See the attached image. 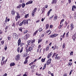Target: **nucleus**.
<instances>
[{
	"label": "nucleus",
	"mask_w": 76,
	"mask_h": 76,
	"mask_svg": "<svg viewBox=\"0 0 76 76\" xmlns=\"http://www.w3.org/2000/svg\"><path fill=\"white\" fill-rule=\"evenodd\" d=\"M13 37L14 39H18L19 38V36L16 33H14L13 34Z\"/></svg>",
	"instance_id": "nucleus-1"
},
{
	"label": "nucleus",
	"mask_w": 76,
	"mask_h": 76,
	"mask_svg": "<svg viewBox=\"0 0 76 76\" xmlns=\"http://www.w3.org/2000/svg\"><path fill=\"white\" fill-rule=\"evenodd\" d=\"M29 37V34H26L24 37V39L26 40Z\"/></svg>",
	"instance_id": "nucleus-2"
},
{
	"label": "nucleus",
	"mask_w": 76,
	"mask_h": 76,
	"mask_svg": "<svg viewBox=\"0 0 76 76\" xmlns=\"http://www.w3.org/2000/svg\"><path fill=\"white\" fill-rule=\"evenodd\" d=\"M37 8H35L33 10V12L31 13V15L33 17H34V14H35V12L37 11Z\"/></svg>",
	"instance_id": "nucleus-3"
},
{
	"label": "nucleus",
	"mask_w": 76,
	"mask_h": 76,
	"mask_svg": "<svg viewBox=\"0 0 76 76\" xmlns=\"http://www.w3.org/2000/svg\"><path fill=\"white\" fill-rule=\"evenodd\" d=\"M20 59V55H18L16 56L15 58V60L16 61H18V60H19Z\"/></svg>",
	"instance_id": "nucleus-4"
},
{
	"label": "nucleus",
	"mask_w": 76,
	"mask_h": 76,
	"mask_svg": "<svg viewBox=\"0 0 76 76\" xmlns=\"http://www.w3.org/2000/svg\"><path fill=\"white\" fill-rule=\"evenodd\" d=\"M57 35H58V34H52V35H50V38H54L55 37H56Z\"/></svg>",
	"instance_id": "nucleus-5"
},
{
	"label": "nucleus",
	"mask_w": 76,
	"mask_h": 76,
	"mask_svg": "<svg viewBox=\"0 0 76 76\" xmlns=\"http://www.w3.org/2000/svg\"><path fill=\"white\" fill-rule=\"evenodd\" d=\"M17 14V16L15 17V19L16 21L18 20V19H19V18H20V16H19V13L18 12H16Z\"/></svg>",
	"instance_id": "nucleus-6"
},
{
	"label": "nucleus",
	"mask_w": 76,
	"mask_h": 76,
	"mask_svg": "<svg viewBox=\"0 0 76 76\" xmlns=\"http://www.w3.org/2000/svg\"><path fill=\"white\" fill-rule=\"evenodd\" d=\"M51 59L50 58L49 59L47 62V65H48L49 64L51 63Z\"/></svg>",
	"instance_id": "nucleus-7"
},
{
	"label": "nucleus",
	"mask_w": 76,
	"mask_h": 76,
	"mask_svg": "<svg viewBox=\"0 0 76 76\" xmlns=\"http://www.w3.org/2000/svg\"><path fill=\"white\" fill-rule=\"evenodd\" d=\"M15 12H15V10H14L12 9L11 10V13L12 15H15Z\"/></svg>",
	"instance_id": "nucleus-8"
},
{
	"label": "nucleus",
	"mask_w": 76,
	"mask_h": 76,
	"mask_svg": "<svg viewBox=\"0 0 76 76\" xmlns=\"http://www.w3.org/2000/svg\"><path fill=\"white\" fill-rule=\"evenodd\" d=\"M57 0H52V1L51 2L52 4H56Z\"/></svg>",
	"instance_id": "nucleus-9"
},
{
	"label": "nucleus",
	"mask_w": 76,
	"mask_h": 76,
	"mask_svg": "<svg viewBox=\"0 0 76 76\" xmlns=\"http://www.w3.org/2000/svg\"><path fill=\"white\" fill-rule=\"evenodd\" d=\"M7 59H6L5 61L2 62V61H1V66H3V64H6V62H7Z\"/></svg>",
	"instance_id": "nucleus-10"
},
{
	"label": "nucleus",
	"mask_w": 76,
	"mask_h": 76,
	"mask_svg": "<svg viewBox=\"0 0 76 76\" xmlns=\"http://www.w3.org/2000/svg\"><path fill=\"white\" fill-rule=\"evenodd\" d=\"M23 21V24H25V23H28V20H24Z\"/></svg>",
	"instance_id": "nucleus-11"
},
{
	"label": "nucleus",
	"mask_w": 76,
	"mask_h": 76,
	"mask_svg": "<svg viewBox=\"0 0 76 76\" xmlns=\"http://www.w3.org/2000/svg\"><path fill=\"white\" fill-rule=\"evenodd\" d=\"M21 43V40H20V38L19 39L18 42V46H19Z\"/></svg>",
	"instance_id": "nucleus-12"
},
{
	"label": "nucleus",
	"mask_w": 76,
	"mask_h": 76,
	"mask_svg": "<svg viewBox=\"0 0 76 76\" xmlns=\"http://www.w3.org/2000/svg\"><path fill=\"white\" fill-rule=\"evenodd\" d=\"M52 55H53V53L52 52H51L49 54L48 56V58H50Z\"/></svg>",
	"instance_id": "nucleus-13"
},
{
	"label": "nucleus",
	"mask_w": 76,
	"mask_h": 76,
	"mask_svg": "<svg viewBox=\"0 0 76 76\" xmlns=\"http://www.w3.org/2000/svg\"><path fill=\"white\" fill-rule=\"evenodd\" d=\"M32 2H33L32 1H29L27 3H26V5H28V4H32Z\"/></svg>",
	"instance_id": "nucleus-14"
},
{
	"label": "nucleus",
	"mask_w": 76,
	"mask_h": 76,
	"mask_svg": "<svg viewBox=\"0 0 76 76\" xmlns=\"http://www.w3.org/2000/svg\"><path fill=\"white\" fill-rule=\"evenodd\" d=\"M71 30H72V29H73L74 28V25H73V24L72 23L71 24Z\"/></svg>",
	"instance_id": "nucleus-15"
},
{
	"label": "nucleus",
	"mask_w": 76,
	"mask_h": 76,
	"mask_svg": "<svg viewBox=\"0 0 76 76\" xmlns=\"http://www.w3.org/2000/svg\"><path fill=\"white\" fill-rule=\"evenodd\" d=\"M10 66H15V64L14 63H11L10 64Z\"/></svg>",
	"instance_id": "nucleus-16"
},
{
	"label": "nucleus",
	"mask_w": 76,
	"mask_h": 76,
	"mask_svg": "<svg viewBox=\"0 0 76 76\" xmlns=\"http://www.w3.org/2000/svg\"><path fill=\"white\" fill-rule=\"evenodd\" d=\"M76 8V7L75 6H73L72 7V10H73V11H74V10H75V9Z\"/></svg>",
	"instance_id": "nucleus-17"
},
{
	"label": "nucleus",
	"mask_w": 76,
	"mask_h": 76,
	"mask_svg": "<svg viewBox=\"0 0 76 76\" xmlns=\"http://www.w3.org/2000/svg\"><path fill=\"white\" fill-rule=\"evenodd\" d=\"M28 49L29 51H32V50L33 49V48H31V46H29Z\"/></svg>",
	"instance_id": "nucleus-18"
},
{
	"label": "nucleus",
	"mask_w": 76,
	"mask_h": 76,
	"mask_svg": "<svg viewBox=\"0 0 76 76\" xmlns=\"http://www.w3.org/2000/svg\"><path fill=\"white\" fill-rule=\"evenodd\" d=\"M5 58L3 56L2 57V62H4V60H5Z\"/></svg>",
	"instance_id": "nucleus-19"
},
{
	"label": "nucleus",
	"mask_w": 76,
	"mask_h": 76,
	"mask_svg": "<svg viewBox=\"0 0 76 76\" xmlns=\"http://www.w3.org/2000/svg\"><path fill=\"white\" fill-rule=\"evenodd\" d=\"M30 44H31V42L30 40L28 42V45L26 46V48H27V47H28V45H30Z\"/></svg>",
	"instance_id": "nucleus-20"
},
{
	"label": "nucleus",
	"mask_w": 76,
	"mask_h": 76,
	"mask_svg": "<svg viewBox=\"0 0 76 76\" xmlns=\"http://www.w3.org/2000/svg\"><path fill=\"white\" fill-rule=\"evenodd\" d=\"M52 11V9H50V10L48 12V16H49V15L50 13V12H51Z\"/></svg>",
	"instance_id": "nucleus-21"
},
{
	"label": "nucleus",
	"mask_w": 76,
	"mask_h": 76,
	"mask_svg": "<svg viewBox=\"0 0 76 76\" xmlns=\"http://www.w3.org/2000/svg\"><path fill=\"white\" fill-rule=\"evenodd\" d=\"M46 26L45 29L47 30L49 28V25L48 24H47Z\"/></svg>",
	"instance_id": "nucleus-22"
},
{
	"label": "nucleus",
	"mask_w": 76,
	"mask_h": 76,
	"mask_svg": "<svg viewBox=\"0 0 76 76\" xmlns=\"http://www.w3.org/2000/svg\"><path fill=\"white\" fill-rule=\"evenodd\" d=\"M72 62H70L69 63V64H68V66H69V67H70V66H72Z\"/></svg>",
	"instance_id": "nucleus-23"
},
{
	"label": "nucleus",
	"mask_w": 76,
	"mask_h": 76,
	"mask_svg": "<svg viewBox=\"0 0 76 76\" xmlns=\"http://www.w3.org/2000/svg\"><path fill=\"white\" fill-rule=\"evenodd\" d=\"M30 42H31V44H32V43H34L35 42V39H34L32 40H30Z\"/></svg>",
	"instance_id": "nucleus-24"
},
{
	"label": "nucleus",
	"mask_w": 76,
	"mask_h": 76,
	"mask_svg": "<svg viewBox=\"0 0 76 76\" xmlns=\"http://www.w3.org/2000/svg\"><path fill=\"white\" fill-rule=\"evenodd\" d=\"M22 7H23V8H24V7L25 6V4L24 3H23L22 4Z\"/></svg>",
	"instance_id": "nucleus-25"
},
{
	"label": "nucleus",
	"mask_w": 76,
	"mask_h": 76,
	"mask_svg": "<svg viewBox=\"0 0 76 76\" xmlns=\"http://www.w3.org/2000/svg\"><path fill=\"white\" fill-rule=\"evenodd\" d=\"M42 41V39H39L38 41V43L39 44V43L41 42V41Z\"/></svg>",
	"instance_id": "nucleus-26"
},
{
	"label": "nucleus",
	"mask_w": 76,
	"mask_h": 76,
	"mask_svg": "<svg viewBox=\"0 0 76 76\" xmlns=\"http://www.w3.org/2000/svg\"><path fill=\"white\" fill-rule=\"evenodd\" d=\"M64 19H62L61 22H60V25H61V23H63V21H64Z\"/></svg>",
	"instance_id": "nucleus-27"
},
{
	"label": "nucleus",
	"mask_w": 76,
	"mask_h": 76,
	"mask_svg": "<svg viewBox=\"0 0 76 76\" xmlns=\"http://www.w3.org/2000/svg\"><path fill=\"white\" fill-rule=\"evenodd\" d=\"M76 37L74 35H73L72 37L73 39L74 40L75 39H76Z\"/></svg>",
	"instance_id": "nucleus-28"
},
{
	"label": "nucleus",
	"mask_w": 76,
	"mask_h": 76,
	"mask_svg": "<svg viewBox=\"0 0 76 76\" xmlns=\"http://www.w3.org/2000/svg\"><path fill=\"white\" fill-rule=\"evenodd\" d=\"M7 45H6L5 46V48H4V50L5 51H6L7 50Z\"/></svg>",
	"instance_id": "nucleus-29"
},
{
	"label": "nucleus",
	"mask_w": 76,
	"mask_h": 76,
	"mask_svg": "<svg viewBox=\"0 0 76 76\" xmlns=\"http://www.w3.org/2000/svg\"><path fill=\"white\" fill-rule=\"evenodd\" d=\"M74 18L75 19H76V12L75 13Z\"/></svg>",
	"instance_id": "nucleus-30"
},
{
	"label": "nucleus",
	"mask_w": 76,
	"mask_h": 76,
	"mask_svg": "<svg viewBox=\"0 0 76 76\" xmlns=\"http://www.w3.org/2000/svg\"><path fill=\"white\" fill-rule=\"evenodd\" d=\"M22 6V5L21 4H19L18 7H17V9H18V8H20Z\"/></svg>",
	"instance_id": "nucleus-31"
},
{
	"label": "nucleus",
	"mask_w": 76,
	"mask_h": 76,
	"mask_svg": "<svg viewBox=\"0 0 76 76\" xmlns=\"http://www.w3.org/2000/svg\"><path fill=\"white\" fill-rule=\"evenodd\" d=\"M37 32H38V30H37L36 31H35L34 32V34H33L34 35V36L35 35H36V33H37Z\"/></svg>",
	"instance_id": "nucleus-32"
},
{
	"label": "nucleus",
	"mask_w": 76,
	"mask_h": 76,
	"mask_svg": "<svg viewBox=\"0 0 76 76\" xmlns=\"http://www.w3.org/2000/svg\"><path fill=\"white\" fill-rule=\"evenodd\" d=\"M24 43H21L20 44V46L21 47H23V45H24Z\"/></svg>",
	"instance_id": "nucleus-33"
},
{
	"label": "nucleus",
	"mask_w": 76,
	"mask_h": 76,
	"mask_svg": "<svg viewBox=\"0 0 76 76\" xmlns=\"http://www.w3.org/2000/svg\"><path fill=\"white\" fill-rule=\"evenodd\" d=\"M54 19H57V15H55V16L54 17Z\"/></svg>",
	"instance_id": "nucleus-34"
},
{
	"label": "nucleus",
	"mask_w": 76,
	"mask_h": 76,
	"mask_svg": "<svg viewBox=\"0 0 76 76\" xmlns=\"http://www.w3.org/2000/svg\"><path fill=\"white\" fill-rule=\"evenodd\" d=\"M23 21L20 24L19 26H22V25H23Z\"/></svg>",
	"instance_id": "nucleus-35"
},
{
	"label": "nucleus",
	"mask_w": 76,
	"mask_h": 76,
	"mask_svg": "<svg viewBox=\"0 0 76 76\" xmlns=\"http://www.w3.org/2000/svg\"><path fill=\"white\" fill-rule=\"evenodd\" d=\"M28 63V60H25V61L24 62V64H26V63Z\"/></svg>",
	"instance_id": "nucleus-36"
},
{
	"label": "nucleus",
	"mask_w": 76,
	"mask_h": 76,
	"mask_svg": "<svg viewBox=\"0 0 76 76\" xmlns=\"http://www.w3.org/2000/svg\"><path fill=\"white\" fill-rule=\"evenodd\" d=\"M49 50V46H48L46 48V51H48Z\"/></svg>",
	"instance_id": "nucleus-37"
},
{
	"label": "nucleus",
	"mask_w": 76,
	"mask_h": 76,
	"mask_svg": "<svg viewBox=\"0 0 76 76\" xmlns=\"http://www.w3.org/2000/svg\"><path fill=\"white\" fill-rule=\"evenodd\" d=\"M41 61L42 62H44V61H45V58L43 59V58H42L41 60Z\"/></svg>",
	"instance_id": "nucleus-38"
},
{
	"label": "nucleus",
	"mask_w": 76,
	"mask_h": 76,
	"mask_svg": "<svg viewBox=\"0 0 76 76\" xmlns=\"http://www.w3.org/2000/svg\"><path fill=\"white\" fill-rule=\"evenodd\" d=\"M56 55V53H54L53 54V55L52 56V58H53Z\"/></svg>",
	"instance_id": "nucleus-39"
},
{
	"label": "nucleus",
	"mask_w": 76,
	"mask_h": 76,
	"mask_svg": "<svg viewBox=\"0 0 76 76\" xmlns=\"http://www.w3.org/2000/svg\"><path fill=\"white\" fill-rule=\"evenodd\" d=\"M28 16H29L28 14H27L26 15H25V18H27L28 17Z\"/></svg>",
	"instance_id": "nucleus-40"
},
{
	"label": "nucleus",
	"mask_w": 76,
	"mask_h": 76,
	"mask_svg": "<svg viewBox=\"0 0 76 76\" xmlns=\"http://www.w3.org/2000/svg\"><path fill=\"white\" fill-rule=\"evenodd\" d=\"M63 48H65V43H64L62 46Z\"/></svg>",
	"instance_id": "nucleus-41"
},
{
	"label": "nucleus",
	"mask_w": 76,
	"mask_h": 76,
	"mask_svg": "<svg viewBox=\"0 0 76 76\" xmlns=\"http://www.w3.org/2000/svg\"><path fill=\"white\" fill-rule=\"evenodd\" d=\"M72 72H73V71L72 70H71L69 72V75H71V74H72Z\"/></svg>",
	"instance_id": "nucleus-42"
},
{
	"label": "nucleus",
	"mask_w": 76,
	"mask_h": 76,
	"mask_svg": "<svg viewBox=\"0 0 76 76\" xmlns=\"http://www.w3.org/2000/svg\"><path fill=\"white\" fill-rule=\"evenodd\" d=\"M31 45V47H32V48H33V47H34L35 46V45H34V44H32Z\"/></svg>",
	"instance_id": "nucleus-43"
},
{
	"label": "nucleus",
	"mask_w": 76,
	"mask_h": 76,
	"mask_svg": "<svg viewBox=\"0 0 76 76\" xmlns=\"http://www.w3.org/2000/svg\"><path fill=\"white\" fill-rule=\"evenodd\" d=\"M29 50L28 49H26L25 51H26V52L27 53H28V52H29Z\"/></svg>",
	"instance_id": "nucleus-44"
},
{
	"label": "nucleus",
	"mask_w": 76,
	"mask_h": 76,
	"mask_svg": "<svg viewBox=\"0 0 76 76\" xmlns=\"http://www.w3.org/2000/svg\"><path fill=\"white\" fill-rule=\"evenodd\" d=\"M57 56H58V54H57L56 55V56H55V59H57Z\"/></svg>",
	"instance_id": "nucleus-45"
},
{
	"label": "nucleus",
	"mask_w": 76,
	"mask_h": 76,
	"mask_svg": "<svg viewBox=\"0 0 76 76\" xmlns=\"http://www.w3.org/2000/svg\"><path fill=\"white\" fill-rule=\"evenodd\" d=\"M68 1L69 4L71 3V2H72V0H68Z\"/></svg>",
	"instance_id": "nucleus-46"
},
{
	"label": "nucleus",
	"mask_w": 76,
	"mask_h": 76,
	"mask_svg": "<svg viewBox=\"0 0 76 76\" xmlns=\"http://www.w3.org/2000/svg\"><path fill=\"white\" fill-rule=\"evenodd\" d=\"M39 32H41L42 31V28H40L39 29Z\"/></svg>",
	"instance_id": "nucleus-47"
},
{
	"label": "nucleus",
	"mask_w": 76,
	"mask_h": 76,
	"mask_svg": "<svg viewBox=\"0 0 76 76\" xmlns=\"http://www.w3.org/2000/svg\"><path fill=\"white\" fill-rule=\"evenodd\" d=\"M65 34H66V33H64V34L62 36V38H64V35H65Z\"/></svg>",
	"instance_id": "nucleus-48"
},
{
	"label": "nucleus",
	"mask_w": 76,
	"mask_h": 76,
	"mask_svg": "<svg viewBox=\"0 0 76 76\" xmlns=\"http://www.w3.org/2000/svg\"><path fill=\"white\" fill-rule=\"evenodd\" d=\"M73 51H72L70 53V55L73 56Z\"/></svg>",
	"instance_id": "nucleus-49"
},
{
	"label": "nucleus",
	"mask_w": 76,
	"mask_h": 76,
	"mask_svg": "<svg viewBox=\"0 0 76 76\" xmlns=\"http://www.w3.org/2000/svg\"><path fill=\"white\" fill-rule=\"evenodd\" d=\"M28 32V30H26L24 32L23 34H26V33Z\"/></svg>",
	"instance_id": "nucleus-50"
},
{
	"label": "nucleus",
	"mask_w": 76,
	"mask_h": 76,
	"mask_svg": "<svg viewBox=\"0 0 76 76\" xmlns=\"http://www.w3.org/2000/svg\"><path fill=\"white\" fill-rule=\"evenodd\" d=\"M19 48H20L18 47L17 49V52H18V53H19Z\"/></svg>",
	"instance_id": "nucleus-51"
},
{
	"label": "nucleus",
	"mask_w": 76,
	"mask_h": 76,
	"mask_svg": "<svg viewBox=\"0 0 76 76\" xmlns=\"http://www.w3.org/2000/svg\"><path fill=\"white\" fill-rule=\"evenodd\" d=\"M19 30L20 31H21V32H22V28H20L19 29Z\"/></svg>",
	"instance_id": "nucleus-52"
},
{
	"label": "nucleus",
	"mask_w": 76,
	"mask_h": 76,
	"mask_svg": "<svg viewBox=\"0 0 76 76\" xmlns=\"http://www.w3.org/2000/svg\"><path fill=\"white\" fill-rule=\"evenodd\" d=\"M53 17H54V15H52L51 17H50V18L49 19L51 20V19H52V18H53Z\"/></svg>",
	"instance_id": "nucleus-53"
},
{
	"label": "nucleus",
	"mask_w": 76,
	"mask_h": 76,
	"mask_svg": "<svg viewBox=\"0 0 76 76\" xmlns=\"http://www.w3.org/2000/svg\"><path fill=\"white\" fill-rule=\"evenodd\" d=\"M23 50V47L22 48H21V50H20V53H21V52H22Z\"/></svg>",
	"instance_id": "nucleus-54"
},
{
	"label": "nucleus",
	"mask_w": 76,
	"mask_h": 76,
	"mask_svg": "<svg viewBox=\"0 0 76 76\" xmlns=\"http://www.w3.org/2000/svg\"><path fill=\"white\" fill-rule=\"evenodd\" d=\"M12 26H14V28H15V23H13L12 25Z\"/></svg>",
	"instance_id": "nucleus-55"
},
{
	"label": "nucleus",
	"mask_w": 76,
	"mask_h": 76,
	"mask_svg": "<svg viewBox=\"0 0 76 76\" xmlns=\"http://www.w3.org/2000/svg\"><path fill=\"white\" fill-rule=\"evenodd\" d=\"M60 26H59V29H60L61 28V27H62V26H61V24H60Z\"/></svg>",
	"instance_id": "nucleus-56"
},
{
	"label": "nucleus",
	"mask_w": 76,
	"mask_h": 76,
	"mask_svg": "<svg viewBox=\"0 0 76 76\" xmlns=\"http://www.w3.org/2000/svg\"><path fill=\"white\" fill-rule=\"evenodd\" d=\"M60 58V56H59L57 57V58L56 59H57V60H59Z\"/></svg>",
	"instance_id": "nucleus-57"
},
{
	"label": "nucleus",
	"mask_w": 76,
	"mask_h": 76,
	"mask_svg": "<svg viewBox=\"0 0 76 76\" xmlns=\"http://www.w3.org/2000/svg\"><path fill=\"white\" fill-rule=\"evenodd\" d=\"M8 39L9 41H10V39H11V38H10V37H8Z\"/></svg>",
	"instance_id": "nucleus-58"
},
{
	"label": "nucleus",
	"mask_w": 76,
	"mask_h": 76,
	"mask_svg": "<svg viewBox=\"0 0 76 76\" xmlns=\"http://www.w3.org/2000/svg\"><path fill=\"white\" fill-rule=\"evenodd\" d=\"M8 29V27L7 26L5 28V30H7Z\"/></svg>",
	"instance_id": "nucleus-59"
},
{
	"label": "nucleus",
	"mask_w": 76,
	"mask_h": 76,
	"mask_svg": "<svg viewBox=\"0 0 76 76\" xmlns=\"http://www.w3.org/2000/svg\"><path fill=\"white\" fill-rule=\"evenodd\" d=\"M45 8H47L48 7V5H45Z\"/></svg>",
	"instance_id": "nucleus-60"
},
{
	"label": "nucleus",
	"mask_w": 76,
	"mask_h": 76,
	"mask_svg": "<svg viewBox=\"0 0 76 76\" xmlns=\"http://www.w3.org/2000/svg\"><path fill=\"white\" fill-rule=\"evenodd\" d=\"M44 37V34H42L41 36L42 37Z\"/></svg>",
	"instance_id": "nucleus-61"
},
{
	"label": "nucleus",
	"mask_w": 76,
	"mask_h": 76,
	"mask_svg": "<svg viewBox=\"0 0 76 76\" xmlns=\"http://www.w3.org/2000/svg\"><path fill=\"white\" fill-rule=\"evenodd\" d=\"M64 76H67V73H65V74H64L63 75Z\"/></svg>",
	"instance_id": "nucleus-62"
},
{
	"label": "nucleus",
	"mask_w": 76,
	"mask_h": 76,
	"mask_svg": "<svg viewBox=\"0 0 76 76\" xmlns=\"http://www.w3.org/2000/svg\"><path fill=\"white\" fill-rule=\"evenodd\" d=\"M7 74L5 73V74L3 75V76H7Z\"/></svg>",
	"instance_id": "nucleus-63"
},
{
	"label": "nucleus",
	"mask_w": 76,
	"mask_h": 76,
	"mask_svg": "<svg viewBox=\"0 0 76 76\" xmlns=\"http://www.w3.org/2000/svg\"><path fill=\"white\" fill-rule=\"evenodd\" d=\"M23 76H27V75L26 74V73H25V74L23 75Z\"/></svg>",
	"instance_id": "nucleus-64"
}]
</instances>
